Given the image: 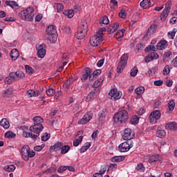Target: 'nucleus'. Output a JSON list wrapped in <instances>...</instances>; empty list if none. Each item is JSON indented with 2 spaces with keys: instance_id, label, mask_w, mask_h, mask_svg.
<instances>
[{
  "instance_id": "1",
  "label": "nucleus",
  "mask_w": 177,
  "mask_h": 177,
  "mask_svg": "<svg viewBox=\"0 0 177 177\" xmlns=\"http://www.w3.org/2000/svg\"><path fill=\"white\" fill-rule=\"evenodd\" d=\"M19 17L22 19V20L32 21L34 20V8L29 7L27 9L21 11L19 13Z\"/></svg>"
},
{
  "instance_id": "2",
  "label": "nucleus",
  "mask_w": 177,
  "mask_h": 177,
  "mask_svg": "<svg viewBox=\"0 0 177 177\" xmlns=\"http://www.w3.org/2000/svg\"><path fill=\"white\" fill-rule=\"evenodd\" d=\"M114 122L118 124H125L128 121V112L125 110H121L113 116Z\"/></svg>"
},
{
  "instance_id": "3",
  "label": "nucleus",
  "mask_w": 177,
  "mask_h": 177,
  "mask_svg": "<svg viewBox=\"0 0 177 177\" xmlns=\"http://www.w3.org/2000/svg\"><path fill=\"white\" fill-rule=\"evenodd\" d=\"M46 34L48 37L46 39L50 41V42H56L57 39V30H56V26L53 25H50L46 28Z\"/></svg>"
},
{
  "instance_id": "4",
  "label": "nucleus",
  "mask_w": 177,
  "mask_h": 177,
  "mask_svg": "<svg viewBox=\"0 0 177 177\" xmlns=\"http://www.w3.org/2000/svg\"><path fill=\"white\" fill-rule=\"evenodd\" d=\"M128 62V54H124L120 57V62H118L117 66V73L120 74V73H122V70L125 68V66H127V62Z\"/></svg>"
},
{
  "instance_id": "5",
  "label": "nucleus",
  "mask_w": 177,
  "mask_h": 177,
  "mask_svg": "<svg viewBox=\"0 0 177 177\" xmlns=\"http://www.w3.org/2000/svg\"><path fill=\"white\" fill-rule=\"evenodd\" d=\"M103 41V36L99 35H95L90 37V45L93 47L99 46Z\"/></svg>"
},
{
  "instance_id": "6",
  "label": "nucleus",
  "mask_w": 177,
  "mask_h": 177,
  "mask_svg": "<svg viewBox=\"0 0 177 177\" xmlns=\"http://www.w3.org/2000/svg\"><path fill=\"white\" fill-rule=\"evenodd\" d=\"M109 96L112 100H118L121 99V96H122V93L117 91L115 88H113L109 93Z\"/></svg>"
},
{
  "instance_id": "7",
  "label": "nucleus",
  "mask_w": 177,
  "mask_h": 177,
  "mask_svg": "<svg viewBox=\"0 0 177 177\" xmlns=\"http://www.w3.org/2000/svg\"><path fill=\"white\" fill-rule=\"evenodd\" d=\"M132 147H133V145L131 143H129V141H127L120 144L118 149L121 153H127V151H129Z\"/></svg>"
},
{
  "instance_id": "8",
  "label": "nucleus",
  "mask_w": 177,
  "mask_h": 177,
  "mask_svg": "<svg viewBox=\"0 0 177 177\" xmlns=\"http://www.w3.org/2000/svg\"><path fill=\"white\" fill-rule=\"evenodd\" d=\"M9 75L14 81H19V80H21L26 77V75L21 71H17L15 73L11 72Z\"/></svg>"
},
{
  "instance_id": "9",
  "label": "nucleus",
  "mask_w": 177,
  "mask_h": 177,
  "mask_svg": "<svg viewBox=\"0 0 177 177\" xmlns=\"http://www.w3.org/2000/svg\"><path fill=\"white\" fill-rule=\"evenodd\" d=\"M161 118V112L158 110L153 111L149 115V121L150 122H157L158 120Z\"/></svg>"
},
{
  "instance_id": "10",
  "label": "nucleus",
  "mask_w": 177,
  "mask_h": 177,
  "mask_svg": "<svg viewBox=\"0 0 177 177\" xmlns=\"http://www.w3.org/2000/svg\"><path fill=\"white\" fill-rule=\"evenodd\" d=\"M134 138L135 133H133L131 129L127 128L124 129V135L122 136L124 140H131V139H133Z\"/></svg>"
},
{
  "instance_id": "11",
  "label": "nucleus",
  "mask_w": 177,
  "mask_h": 177,
  "mask_svg": "<svg viewBox=\"0 0 177 177\" xmlns=\"http://www.w3.org/2000/svg\"><path fill=\"white\" fill-rule=\"evenodd\" d=\"M45 48H46V46H45L44 44H40L36 47L37 50V56L39 57V59H44V57H45V55H46V50H45Z\"/></svg>"
},
{
  "instance_id": "12",
  "label": "nucleus",
  "mask_w": 177,
  "mask_h": 177,
  "mask_svg": "<svg viewBox=\"0 0 177 177\" xmlns=\"http://www.w3.org/2000/svg\"><path fill=\"white\" fill-rule=\"evenodd\" d=\"M97 95H99V90L94 88L86 97V102H91L92 100H94V99H96L97 97Z\"/></svg>"
},
{
  "instance_id": "13",
  "label": "nucleus",
  "mask_w": 177,
  "mask_h": 177,
  "mask_svg": "<svg viewBox=\"0 0 177 177\" xmlns=\"http://www.w3.org/2000/svg\"><path fill=\"white\" fill-rule=\"evenodd\" d=\"M29 151H30V148L27 145H24L21 149V153L22 158H24L25 161H28Z\"/></svg>"
},
{
  "instance_id": "14",
  "label": "nucleus",
  "mask_w": 177,
  "mask_h": 177,
  "mask_svg": "<svg viewBox=\"0 0 177 177\" xmlns=\"http://www.w3.org/2000/svg\"><path fill=\"white\" fill-rule=\"evenodd\" d=\"M44 126L38 124H34L29 128V131H30V132H32L33 133H39V132H42Z\"/></svg>"
},
{
  "instance_id": "15",
  "label": "nucleus",
  "mask_w": 177,
  "mask_h": 177,
  "mask_svg": "<svg viewBox=\"0 0 177 177\" xmlns=\"http://www.w3.org/2000/svg\"><path fill=\"white\" fill-rule=\"evenodd\" d=\"M165 129L168 131H172L173 132H176L177 131V123L175 122H170L166 124Z\"/></svg>"
},
{
  "instance_id": "16",
  "label": "nucleus",
  "mask_w": 177,
  "mask_h": 177,
  "mask_svg": "<svg viewBox=\"0 0 177 177\" xmlns=\"http://www.w3.org/2000/svg\"><path fill=\"white\" fill-rule=\"evenodd\" d=\"M91 73H92V69L91 68H86L82 72V77L81 78L82 81H86L88 77H91Z\"/></svg>"
},
{
  "instance_id": "17",
  "label": "nucleus",
  "mask_w": 177,
  "mask_h": 177,
  "mask_svg": "<svg viewBox=\"0 0 177 177\" xmlns=\"http://www.w3.org/2000/svg\"><path fill=\"white\" fill-rule=\"evenodd\" d=\"M156 48L158 50H164V49H167V48H168V41H167V40H160L158 43Z\"/></svg>"
},
{
  "instance_id": "18",
  "label": "nucleus",
  "mask_w": 177,
  "mask_h": 177,
  "mask_svg": "<svg viewBox=\"0 0 177 177\" xmlns=\"http://www.w3.org/2000/svg\"><path fill=\"white\" fill-rule=\"evenodd\" d=\"M156 30H157V24L151 25L149 28L148 31L145 33L144 38H149L150 35H151V34H154V32H156Z\"/></svg>"
},
{
  "instance_id": "19",
  "label": "nucleus",
  "mask_w": 177,
  "mask_h": 177,
  "mask_svg": "<svg viewBox=\"0 0 177 177\" xmlns=\"http://www.w3.org/2000/svg\"><path fill=\"white\" fill-rule=\"evenodd\" d=\"M92 119V116L89 115V113H86V115H84V117L78 120V124H80L82 125H84V124H88L89 121Z\"/></svg>"
},
{
  "instance_id": "20",
  "label": "nucleus",
  "mask_w": 177,
  "mask_h": 177,
  "mask_svg": "<svg viewBox=\"0 0 177 177\" xmlns=\"http://www.w3.org/2000/svg\"><path fill=\"white\" fill-rule=\"evenodd\" d=\"M77 28H79V30H82V31H84V32L88 33V21H86V20L82 21Z\"/></svg>"
},
{
  "instance_id": "21",
  "label": "nucleus",
  "mask_w": 177,
  "mask_h": 177,
  "mask_svg": "<svg viewBox=\"0 0 177 177\" xmlns=\"http://www.w3.org/2000/svg\"><path fill=\"white\" fill-rule=\"evenodd\" d=\"M10 56L12 60H17V58L19 57V56H20V53H19V50H17V49L14 48L10 51Z\"/></svg>"
},
{
  "instance_id": "22",
  "label": "nucleus",
  "mask_w": 177,
  "mask_h": 177,
  "mask_svg": "<svg viewBox=\"0 0 177 177\" xmlns=\"http://www.w3.org/2000/svg\"><path fill=\"white\" fill-rule=\"evenodd\" d=\"M86 34H88L86 32H84V30L77 28V31L75 33V37L77 39H84Z\"/></svg>"
},
{
  "instance_id": "23",
  "label": "nucleus",
  "mask_w": 177,
  "mask_h": 177,
  "mask_svg": "<svg viewBox=\"0 0 177 177\" xmlns=\"http://www.w3.org/2000/svg\"><path fill=\"white\" fill-rule=\"evenodd\" d=\"M62 147H63V142H58L50 147V150L53 151H60V150H62Z\"/></svg>"
},
{
  "instance_id": "24",
  "label": "nucleus",
  "mask_w": 177,
  "mask_h": 177,
  "mask_svg": "<svg viewBox=\"0 0 177 177\" xmlns=\"http://www.w3.org/2000/svg\"><path fill=\"white\" fill-rule=\"evenodd\" d=\"M140 5L143 9H149L151 6V1L150 0H142Z\"/></svg>"
},
{
  "instance_id": "25",
  "label": "nucleus",
  "mask_w": 177,
  "mask_h": 177,
  "mask_svg": "<svg viewBox=\"0 0 177 177\" xmlns=\"http://www.w3.org/2000/svg\"><path fill=\"white\" fill-rule=\"evenodd\" d=\"M74 82V79L69 78L66 81V82L63 85V88H64L65 91L67 92L68 90L70 89V86H71V84Z\"/></svg>"
},
{
  "instance_id": "26",
  "label": "nucleus",
  "mask_w": 177,
  "mask_h": 177,
  "mask_svg": "<svg viewBox=\"0 0 177 177\" xmlns=\"http://www.w3.org/2000/svg\"><path fill=\"white\" fill-rule=\"evenodd\" d=\"M118 28H120V24H114L113 26H109L108 28V33L113 34V32H115Z\"/></svg>"
},
{
  "instance_id": "27",
  "label": "nucleus",
  "mask_w": 177,
  "mask_h": 177,
  "mask_svg": "<svg viewBox=\"0 0 177 177\" xmlns=\"http://www.w3.org/2000/svg\"><path fill=\"white\" fill-rule=\"evenodd\" d=\"M0 125H1V127H3V128H4V129H8V128H9V127H10L9 120H8V119H6V118H3L0 121Z\"/></svg>"
},
{
  "instance_id": "28",
  "label": "nucleus",
  "mask_w": 177,
  "mask_h": 177,
  "mask_svg": "<svg viewBox=\"0 0 177 177\" xmlns=\"http://www.w3.org/2000/svg\"><path fill=\"white\" fill-rule=\"evenodd\" d=\"M160 160H161V157H160L158 154L151 156L149 158V162H157V161H160Z\"/></svg>"
},
{
  "instance_id": "29",
  "label": "nucleus",
  "mask_w": 177,
  "mask_h": 177,
  "mask_svg": "<svg viewBox=\"0 0 177 177\" xmlns=\"http://www.w3.org/2000/svg\"><path fill=\"white\" fill-rule=\"evenodd\" d=\"M100 74H102V70L97 69L94 71L93 75H91L89 77V81H93V78H96L97 75H100Z\"/></svg>"
},
{
  "instance_id": "30",
  "label": "nucleus",
  "mask_w": 177,
  "mask_h": 177,
  "mask_svg": "<svg viewBox=\"0 0 177 177\" xmlns=\"http://www.w3.org/2000/svg\"><path fill=\"white\" fill-rule=\"evenodd\" d=\"M33 122L35 125H42L44 120L40 116H35L33 118Z\"/></svg>"
},
{
  "instance_id": "31",
  "label": "nucleus",
  "mask_w": 177,
  "mask_h": 177,
  "mask_svg": "<svg viewBox=\"0 0 177 177\" xmlns=\"http://www.w3.org/2000/svg\"><path fill=\"white\" fill-rule=\"evenodd\" d=\"M12 95H13V88H6L3 92L4 97H9L10 96H12Z\"/></svg>"
},
{
  "instance_id": "32",
  "label": "nucleus",
  "mask_w": 177,
  "mask_h": 177,
  "mask_svg": "<svg viewBox=\"0 0 177 177\" xmlns=\"http://www.w3.org/2000/svg\"><path fill=\"white\" fill-rule=\"evenodd\" d=\"M107 114V111L106 109H102L100 113H99V120L100 121H103L106 118V115Z\"/></svg>"
},
{
  "instance_id": "33",
  "label": "nucleus",
  "mask_w": 177,
  "mask_h": 177,
  "mask_svg": "<svg viewBox=\"0 0 177 177\" xmlns=\"http://www.w3.org/2000/svg\"><path fill=\"white\" fill-rule=\"evenodd\" d=\"M6 5H7V6H10V8H12V9H15V8H19V4H17L16 1H6Z\"/></svg>"
},
{
  "instance_id": "34",
  "label": "nucleus",
  "mask_w": 177,
  "mask_h": 177,
  "mask_svg": "<svg viewBox=\"0 0 177 177\" xmlns=\"http://www.w3.org/2000/svg\"><path fill=\"white\" fill-rule=\"evenodd\" d=\"M63 15H64L65 16H67L68 19H72V17H73L74 16V10H64L63 12Z\"/></svg>"
},
{
  "instance_id": "35",
  "label": "nucleus",
  "mask_w": 177,
  "mask_h": 177,
  "mask_svg": "<svg viewBox=\"0 0 177 177\" xmlns=\"http://www.w3.org/2000/svg\"><path fill=\"white\" fill-rule=\"evenodd\" d=\"M125 160V156H115L112 158L111 161L112 162H121V161H124Z\"/></svg>"
},
{
  "instance_id": "36",
  "label": "nucleus",
  "mask_w": 177,
  "mask_h": 177,
  "mask_svg": "<svg viewBox=\"0 0 177 177\" xmlns=\"http://www.w3.org/2000/svg\"><path fill=\"white\" fill-rule=\"evenodd\" d=\"M71 147L70 145H63L62 143V147L61 148V154H66V153H68L70 151Z\"/></svg>"
},
{
  "instance_id": "37",
  "label": "nucleus",
  "mask_w": 177,
  "mask_h": 177,
  "mask_svg": "<svg viewBox=\"0 0 177 177\" xmlns=\"http://www.w3.org/2000/svg\"><path fill=\"white\" fill-rule=\"evenodd\" d=\"M103 81H104V77H102L100 80L95 81L93 85V86L94 87V89L99 88L102 85V83L103 82Z\"/></svg>"
},
{
  "instance_id": "38",
  "label": "nucleus",
  "mask_w": 177,
  "mask_h": 177,
  "mask_svg": "<svg viewBox=\"0 0 177 177\" xmlns=\"http://www.w3.org/2000/svg\"><path fill=\"white\" fill-rule=\"evenodd\" d=\"M82 139H84V136H80L77 139H75L73 141V146L75 147H77L80 145V143H81V142H82Z\"/></svg>"
},
{
  "instance_id": "39",
  "label": "nucleus",
  "mask_w": 177,
  "mask_h": 177,
  "mask_svg": "<svg viewBox=\"0 0 177 177\" xmlns=\"http://www.w3.org/2000/svg\"><path fill=\"white\" fill-rule=\"evenodd\" d=\"M5 138H7L8 139H13L14 138H16V133L12 131H7L5 133Z\"/></svg>"
},
{
  "instance_id": "40",
  "label": "nucleus",
  "mask_w": 177,
  "mask_h": 177,
  "mask_svg": "<svg viewBox=\"0 0 177 177\" xmlns=\"http://www.w3.org/2000/svg\"><path fill=\"white\" fill-rule=\"evenodd\" d=\"M169 14V12H168V11H165V10H164L160 15V20L162 21H165V20H167V17H168Z\"/></svg>"
},
{
  "instance_id": "41",
  "label": "nucleus",
  "mask_w": 177,
  "mask_h": 177,
  "mask_svg": "<svg viewBox=\"0 0 177 177\" xmlns=\"http://www.w3.org/2000/svg\"><path fill=\"white\" fill-rule=\"evenodd\" d=\"M54 8L57 9V12L60 13V12H63V9H64V6L62 3H55Z\"/></svg>"
},
{
  "instance_id": "42",
  "label": "nucleus",
  "mask_w": 177,
  "mask_h": 177,
  "mask_svg": "<svg viewBox=\"0 0 177 177\" xmlns=\"http://www.w3.org/2000/svg\"><path fill=\"white\" fill-rule=\"evenodd\" d=\"M5 171H7V172H13L15 169H16V166L13 165H6L4 167Z\"/></svg>"
},
{
  "instance_id": "43",
  "label": "nucleus",
  "mask_w": 177,
  "mask_h": 177,
  "mask_svg": "<svg viewBox=\"0 0 177 177\" xmlns=\"http://www.w3.org/2000/svg\"><path fill=\"white\" fill-rule=\"evenodd\" d=\"M130 122L132 124V125H136V124H139V117H138V115H133L131 118Z\"/></svg>"
},
{
  "instance_id": "44",
  "label": "nucleus",
  "mask_w": 177,
  "mask_h": 177,
  "mask_svg": "<svg viewBox=\"0 0 177 177\" xmlns=\"http://www.w3.org/2000/svg\"><path fill=\"white\" fill-rule=\"evenodd\" d=\"M135 92L138 96H140V95H142V93H145V87L143 86L138 87L135 89Z\"/></svg>"
},
{
  "instance_id": "45",
  "label": "nucleus",
  "mask_w": 177,
  "mask_h": 177,
  "mask_svg": "<svg viewBox=\"0 0 177 177\" xmlns=\"http://www.w3.org/2000/svg\"><path fill=\"white\" fill-rule=\"evenodd\" d=\"M146 168L145 167V165H143V163L138 164L136 167V171H138L140 172H145V170Z\"/></svg>"
},
{
  "instance_id": "46",
  "label": "nucleus",
  "mask_w": 177,
  "mask_h": 177,
  "mask_svg": "<svg viewBox=\"0 0 177 177\" xmlns=\"http://www.w3.org/2000/svg\"><path fill=\"white\" fill-rule=\"evenodd\" d=\"M166 133H167L165 132V130H158L156 131V136H158V138H165Z\"/></svg>"
},
{
  "instance_id": "47",
  "label": "nucleus",
  "mask_w": 177,
  "mask_h": 177,
  "mask_svg": "<svg viewBox=\"0 0 177 177\" xmlns=\"http://www.w3.org/2000/svg\"><path fill=\"white\" fill-rule=\"evenodd\" d=\"M91 147V142H86L85 146H82L80 149V153H85L88 149Z\"/></svg>"
},
{
  "instance_id": "48",
  "label": "nucleus",
  "mask_w": 177,
  "mask_h": 177,
  "mask_svg": "<svg viewBox=\"0 0 177 177\" xmlns=\"http://www.w3.org/2000/svg\"><path fill=\"white\" fill-rule=\"evenodd\" d=\"M116 35H120L117 38V41H122V37H124V30H118V32H116Z\"/></svg>"
},
{
  "instance_id": "49",
  "label": "nucleus",
  "mask_w": 177,
  "mask_h": 177,
  "mask_svg": "<svg viewBox=\"0 0 177 177\" xmlns=\"http://www.w3.org/2000/svg\"><path fill=\"white\" fill-rule=\"evenodd\" d=\"M100 23H102V24H109L110 21L109 20L107 16L105 15L101 18Z\"/></svg>"
},
{
  "instance_id": "50",
  "label": "nucleus",
  "mask_w": 177,
  "mask_h": 177,
  "mask_svg": "<svg viewBox=\"0 0 177 177\" xmlns=\"http://www.w3.org/2000/svg\"><path fill=\"white\" fill-rule=\"evenodd\" d=\"M172 6V1H169L165 4V10L166 12H168L169 13V11L171 10V7Z\"/></svg>"
},
{
  "instance_id": "51",
  "label": "nucleus",
  "mask_w": 177,
  "mask_h": 177,
  "mask_svg": "<svg viewBox=\"0 0 177 177\" xmlns=\"http://www.w3.org/2000/svg\"><path fill=\"white\" fill-rule=\"evenodd\" d=\"M25 68H26V71L28 74H29V75H31V74H33L34 73V68H32V67H30V66L28 65H26L25 66Z\"/></svg>"
},
{
  "instance_id": "52",
  "label": "nucleus",
  "mask_w": 177,
  "mask_h": 177,
  "mask_svg": "<svg viewBox=\"0 0 177 177\" xmlns=\"http://www.w3.org/2000/svg\"><path fill=\"white\" fill-rule=\"evenodd\" d=\"M169 73H171V69L169 68V66L167 65L165 66L163 71H162V74L163 75H168V74H169Z\"/></svg>"
},
{
  "instance_id": "53",
  "label": "nucleus",
  "mask_w": 177,
  "mask_h": 177,
  "mask_svg": "<svg viewBox=\"0 0 177 177\" xmlns=\"http://www.w3.org/2000/svg\"><path fill=\"white\" fill-rule=\"evenodd\" d=\"M175 34H176V29H173V30L168 32V38L174 39L175 38Z\"/></svg>"
},
{
  "instance_id": "54",
  "label": "nucleus",
  "mask_w": 177,
  "mask_h": 177,
  "mask_svg": "<svg viewBox=\"0 0 177 177\" xmlns=\"http://www.w3.org/2000/svg\"><path fill=\"white\" fill-rule=\"evenodd\" d=\"M138 68L136 66L133 67L130 73V75L131 77H136V75H138Z\"/></svg>"
},
{
  "instance_id": "55",
  "label": "nucleus",
  "mask_w": 177,
  "mask_h": 177,
  "mask_svg": "<svg viewBox=\"0 0 177 177\" xmlns=\"http://www.w3.org/2000/svg\"><path fill=\"white\" fill-rule=\"evenodd\" d=\"M169 111H174L175 109V102L174 100H171L169 102Z\"/></svg>"
},
{
  "instance_id": "56",
  "label": "nucleus",
  "mask_w": 177,
  "mask_h": 177,
  "mask_svg": "<svg viewBox=\"0 0 177 177\" xmlns=\"http://www.w3.org/2000/svg\"><path fill=\"white\" fill-rule=\"evenodd\" d=\"M68 63V57L66 54H64L62 56V64L63 66H66Z\"/></svg>"
},
{
  "instance_id": "57",
  "label": "nucleus",
  "mask_w": 177,
  "mask_h": 177,
  "mask_svg": "<svg viewBox=\"0 0 177 177\" xmlns=\"http://www.w3.org/2000/svg\"><path fill=\"white\" fill-rule=\"evenodd\" d=\"M106 171H107V166L106 165H103L102 166H101L99 174L103 176Z\"/></svg>"
},
{
  "instance_id": "58",
  "label": "nucleus",
  "mask_w": 177,
  "mask_h": 177,
  "mask_svg": "<svg viewBox=\"0 0 177 177\" xmlns=\"http://www.w3.org/2000/svg\"><path fill=\"white\" fill-rule=\"evenodd\" d=\"M50 138V134H48V133H45L44 135L41 136L42 142H46Z\"/></svg>"
},
{
  "instance_id": "59",
  "label": "nucleus",
  "mask_w": 177,
  "mask_h": 177,
  "mask_svg": "<svg viewBox=\"0 0 177 177\" xmlns=\"http://www.w3.org/2000/svg\"><path fill=\"white\" fill-rule=\"evenodd\" d=\"M149 55H151L152 60H157V59L160 57V55H158L157 53L152 52V53H150Z\"/></svg>"
},
{
  "instance_id": "60",
  "label": "nucleus",
  "mask_w": 177,
  "mask_h": 177,
  "mask_svg": "<svg viewBox=\"0 0 177 177\" xmlns=\"http://www.w3.org/2000/svg\"><path fill=\"white\" fill-rule=\"evenodd\" d=\"M47 96H53L55 95V89L53 88H48L46 91Z\"/></svg>"
},
{
  "instance_id": "61",
  "label": "nucleus",
  "mask_w": 177,
  "mask_h": 177,
  "mask_svg": "<svg viewBox=\"0 0 177 177\" xmlns=\"http://www.w3.org/2000/svg\"><path fill=\"white\" fill-rule=\"evenodd\" d=\"M13 81L15 80L10 76L6 77V79L4 80L5 84H8V85H10V84L12 83Z\"/></svg>"
},
{
  "instance_id": "62",
  "label": "nucleus",
  "mask_w": 177,
  "mask_h": 177,
  "mask_svg": "<svg viewBox=\"0 0 177 177\" xmlns=\"http://www.w3.org/2000/svg\"><path fill=\"white\" fill-rule=\"evenodd\" d=\"M45 147V145H37L34 147L35 151H41Z\"/></svg>"
},
{
  "instance_id": "63",
  "label": "nucleus",
  "mask_w": 177,
  "mask_h": 177,
  "mask_svg": "<svg viewBox=\"0 0 177 177\" xmlns=\"http://www.w3.org/2000/svg\"><path fill=\"white\" fill-rule=\"evenodd\" d=\"M119 16H120L122 19H127V12H125V10H122L119 12Z\"/></svg>"
},
{
  "instance_id": "64",
  "label": "nucleus",
  "mask_w": 177,
  "mask_h": 177,
  "mask_svg": "<svg viewBox=\"0 0 177 177\" xmlns=\"http://www.w3.org/2000/svg\"><path fill=\"white\" fill-rule=\"evenodd\" d=\"M163 57L164 59H167V57H172V53L171 51L165 53Z\"/></svg>"
}]
</instances>
